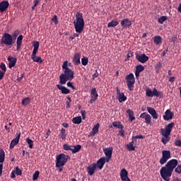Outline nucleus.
Masks as SVG:
<instances>
[{
	"label": "nucleus",
	"instance_id": "obj_1",
	"mask_svg": "<svg viewBox=\"0 0 181 181\" xmlns=\"http://www.w3.org/2000/svg\"><path fill=\"white\" fill-rule=\"evenodd\" d=\"M177 166V160L172 159L169 160L164 167H162L160 170V174L163 180L169 181L170 180V176L173 170Z\"/></svg>",
	"mask_w": 181,
	"mask_h": 181
},
{
	"label": "nucleus",
	"instance_id": "obj_2",
	"mask_svg": "<svg viewBox=\"0 0 181 181\" xmlns=\"http://www.w3.org/2000/svg\"><path fill=\"white\" fill-rule=\"evenodd\" d=\"M69 61L63 62L62 70L64 73L59 75V84H66L67 81H71L74 78V71L69 68Z\"/></svg>",
	"mask_w": 181,
	"mask_h": 181
},
{
	"label": "nucleus",
	"instance_id": "obj_3",
	"mask_svg": "<svg viewBox=\"0 0 181 181\" xmlns=\"http://www.w3.org/2000/svg\"><path fill=\"white\" fill-rule=\"evenodd\" d=\"M75 30L77 33L80 34L84 30V18L83 13L77 12L76 14V21H74Z\"/></svg>",
	"mask_w": 181,
	"mask_h": 181
},
{
	"label": "nucleus",
	"instance_id": "obj_4",
	"mask_svg": "<svg viewBox=\"0 0 181 181\" xmlns=\"http://www.w3.org/2000/svg\"><path fill=\"white\" fill-rule=\"evenodd\" d=\"M69 160H70L69 156H66L64 153L57 155L55 166L56 168H63Z\"/></svg>",
	"mask_w": 181,
	"mask_h": 181
},
{
	"label": "nucleus",
	"instance_id": "obj_5",
	"mask_svg": "<svg viewBox=\"0 0 181 181\" xmlns=\"http://www.w3.org/2000/svg\"><path fill=\"white\" fill-rule=\"evenodd\" d=\"M1 45H6V46H11L13 43V38L9 33H5L0 41Z\"/></svg>",
	"mask_w": 181,
	"mask_h": 181
},
{
	"label": "nucleus",
	"instance_id": "obj_6",
	"mask_svg": "<svg viewBox=\"0 0 181 181\" xmlns=\"http://www.w3.org/2000/svg\"><path fill=\"white\" fill-rule=\"evenodd\" d=\"M127 87L130 91L134 90V84H135V76L134 74L131 73L125 77Z\"/></svg>",
	"mask_w": 181,
	"mask_h": 181
},
{
	"label": "nucleus",
	"instance_id": "obj_7",
	"mask_svg": "<svg viewBox=\"0 0 181 181\" xmlns=\"http://www.w3.org/2000/svg\"><path fill=\"white\" fill-rule=\"evenodd\" d=\"M63 149L64 151H71L72 153H78L81 150V145L77 144L76 146H70L65 144L63 145Z\"/></svg>",
	"mask_w": 181,
	"mask_h": 181
},
{
	"label": "nucleus",
	"instance_id": "obj_8",
	"mask_svg": "<svg viewBox=\"0 0 181 181\" xmlns=\"http://www.w3.org/2000/svg\"><path fill=\"white\" fill-rule=\"evenodd\" d=\"M168 159H170V151L163 150L162 151V157L160 159V164L165 165V163H166V162H168Z\"/></svg>",
	"mask_w": 181,
	"mask_h": 181
},
{
	"label": "nucleus",
	"instance_id": "obj_9",
	"mask_svg": "<svg viewBox=\"0 0 181 181\" xmlns=\"http://www.w3.org/2000/svg\"><path fill=\"white\" fill-rule=\"evenodd\" d=\"M174 127H175L174 122H171L168 124L167 126H165V129H161V134H165V135H170L172 132V129H173Z\"/></svg>",
	"mask_w": 181,
	"mask_h": 181
},
{
	"label": "nucleus",
	"instance_id": "obj_10",
	"mask_svg": "<svg viewBox=\"0 0 181 181\" xmlns=\"http://www.w3.org/2000/svg\"><path fill=\"white\" fill-rule=\"evenodd\" d=\"M136 59L138 60V62H139V63L144 64L149 60V57L145 54H136Z\"/></svg>",
	"mask_w": 181,
	"mask_h": 181
},
{
	"label": "nucleus",
	"instance_id": "obj_11",
	"mask_svg": "<svg viewBox=\"0 0 181 181\" xmlns=\"http://www.w3.org/2000/svg\"><path fill=\"white\" fill-rule=\"evenodd\" d=\"M98 98V93L97 92V89L95 88H93L90 90V103L93 104L94 102Z\"/></svg>",
	"mask_w": 181,
	"mask_h": 181
},
{
	"label": "nucleus",
	"instance_id": "obj_12",
	"mask_svg": "<svg viewBox=\"0 0 181 181\" xmlns=\"http://www.w3.org/2000/svg\"><path fill=\"white\" fill-rule=\"evenodd\" d=\"M116 91L119 103H123L124 101H127V96H125L123 92H121V90H119V88H117Z\"/></svg>",
	"mask_w": 181,
	"mask_h": 181
},
{
	"label": "nucleus",
	"instance_id": "obj_13",
	"mask_svg": "<svg viewBox=\"0 0 181 181\" xmlns=\"http://www.w3.org/2000/svg\"><path fill=\"white\" fill-rule=\"evenodd\" d=\"M19 139H21V132L17 133L16 138L11 141L10 149H13V148H15V146L19 144Z\"/></svg>",
	"mask_w": 181,
	"mask_h": 181
},
{
	"label": "nucleus",
	"instance_id": "obj_14",
	"mask_svg": "<svg viewBox=\"0 0 181 181\" xmlns=\"http://www.w3.org/2000/svg\"><path fill=\"white\" fill-rule=\"evenodd\" d=\"M105 162H107L105 157H101L99 160H97V163H95L96 168H98V169H100L101 170V169L104 168V165H105Z\"/></svg>",
	"mask_w": 181,
	"mask_h": 181
},
{
	"label": "nucleus",
	"instance_id": "obj_15",
	"mask_svg": "<svg viewBox=\"0 0 181 181\" xmlns=\"http://www.w3.org/2000/svg\"><path fill=\"white\" fill-rule=\"evenodd\" d=\"M8 8H9V2L8 1L4 0L0 2V12L1 13L5 11H8Z\"/></svg>",
	"mask_w": 181,
	"mask_h": 181
},
{
	"label": "nucleus",
	"instance_id": "obj_16",
	"mask_svg": "<svg viewBox=\"0 0 181 181\" xmlns=\"http://www.w3.org/2000/svg\"><path fill=\"white\" fill-rule=\"evenodd\" d=\"M120 25L123 29H125V28H129L132 25V21L129 18H124L121 21Z\"/></svg>",
	"mask_w": 181,
	"mask_h": 181
},
{
	"label": "nucleus",
	"instance_id": "obj_17",
	"mask_svg": "<svg viewBox=\"0 0 181 181\" xmlns=\"http://www.w3.org/2000/svg\"><path fill=\"white\" fill-rule=\"evenodd\" d=\"M103 151L106 156L105 159L107 160V162H110V159H111L112 156V148H105Z\"/></svg>",
	"mask_w": 181,
	"mask_h": 181
},
{
	"label": "nucleus",
	"instance_id": "obj_18",
	"mask_svg": "<svg viewBox=\"0 0 181 181\" xmlns=\"http://www.w3.org/2000/svg\"><path fill=\"white\" fill-rule=\"evenodd\" d=\"M97 167L95 163H93L92 165L87 168V172L90 176H93V173H95Z\"/></svg>",
	"mask_w": 181,
	"mask_h": 181
},
{
	"label": "nucleus",
	"instance_id": "obj_19",
	"mask_svg": "<svg viewBox=\"0 0 181 181\" xmlns=\"http://www.w3.org/2000/svg\"><path fill=\"white\" fill-rule=\"evenodd\" d=\"M64 84H57V88L60 90L62 94H70V89L63 86Z\"/></svg>",
	"mask_w": 181,
	"mask_h": 181
},
{
	"label": "nucleus",
	"instance_id": "obj_20",
	"mask_svg": "<svg viewBox=\"0 0 181 181\" xmlns=\"http://www.w3.org/2000/svg\"><path fill=\"white\" fill-rule=\"evenodd\" d=\"M119 176L121 177L122 181H126L128 177V171L125 168H122L120 171Z\"/></svg>",
	"mask_w": 181,
	"mask_h": 181
},
{
	"label": "nucleus",
	"instance_id": "obj_21",
	"mask_svg": "<svg viewBox=\"0 0 181 181\" xmlns=\"http://www.w3.org/2000/svg\"><path fill=\"white\" fill-rule=\"evenodd\" d=\"M7 60L9 62L8 63V67L9 69H12V67H15V64H16V62H18V59L17 58H13L11 56H9L7 58Z\"/></svg>",
	"mask_w": 181,
	"mask_h": 181
},
{
	"label": "nucleus",
	"instance_id": "obj_22",
	"mask_svg": "<svg viewBox=\"0 0 181 181\" xmlns=\"http://www.w3.org/2000/svg\"><path fill=\"white\" fill-rule=\"evenodd\" d=\"M80 56H81V54L80 53H75V54L74 56L73 63L76 66H78V65L81 64V62H80Z\"/></svg>",
	"mask_w": 181,
	"mask_h": 181
},
{
	"label": "nucleus",
	"instance_id": "obj_23",
	"mask_svg": "<svg viewBox=\"0 0 181 181\" xmlns=\"http://www.w3.org/2000/svg\"><path fill=\"white\" fill-rule=\"evenodd\" d=\"M37 52H33L31 54V59L35 62V63H43V59H42V57L36 56V54Z\"/></svg>",
	"mask_w": 181,
	"mask_h": 181
},
{
	"label": "nucleus",
	"instance_id": "obj_24",
	"mask_svg": "<svg viewBox=\"0 0 181 181\" xmlns=\"http://www.w3.org/2000/svg\"><path fill=\"white\" fill-rule=\"evenodd\" d=\"M140 118H144L146 124L147 125H149L151 124V122L152 121V117L149 115L146 114H141Z\"/></svg>",
	"mask_w": 181,
	"mask_h": 181
},
{
	"label": "nucleus",
	"instance_id": "obj_25",
	"mask_svg": "<svg viewBox=\"0 0 181 181\" xmlns=\"http://www.w3.org/2000/svg\"><path fill=\"white\" fill-rule=\"evenodd\" d=\"M22 40H23V35H20L16 40V50L17 52H19V49H21V47L22 46Z\"/></svg>",
	"mask_w": 181,
	"mask_h": 181
},
{
	"label": "nucleus",
	"instance_id": "obj_26",
	"mask_svg": "<svg viewBox=\"0 0 181 181\" xmlns=\"http://www.w3.org/2000/svg\"><path fill=\"white\" fill-rule=\"evenodd\" d=\"M118 25H119L118 19L112 20L108 23L107 28H115V26H118Z\"/></svg>",
	"mask_w": 181,
	"mask_h": 181
},
{
	"label": "nucleus",
	"instance_id": "obj_27",
	"mask_svg": "<svg viewBox=\"0 0 181 181\" xmlns=\"http://www.w3.org/2000/svg\"><path fill=\"white\" fill-rule=\"evenodd\" d=\"M153 97H158L159 98H163V93L161 91H158L156 88H153Z\"/></svg>",
	"mask_w": 181,
	"mask_h": 181
},
{
	"label": "nucleus",
	"instance_id": "obj_28",
	"mask_svg": "<svg viewBox=\"0 0 181 181\" xmlns=\"http://www.w3.org/2000/svg\"><path fill=\"white\" fill-rule=\"evenodd\" d=\"M163 137L161 139V141L164 144V145H166L169 141H170V137H169V135H166L165 133H162Z\"/></svg>",
	"mask_w": 181,
	"mask_h": 181
},
{
	"label": "nucleus",
	"instance_id": "obj_29",
	"mask_svg": "<svg viewBox=\"0 0 181 181\" xmlns=\"http://www.w3.org/2000/svg\"><path fill=\"white\" fill-rule=\"evenodd\" d=\"M153 40L155 45H160L162 43V37L157 35L153 37Z\"/></svg>",
	"mask_w": 181,
	"mask_h": 181
},
{
	"label": "nucleus",
	"instance_id": "obj_30",
	"mask_svg": "<svg viewBox=\"0 0 181 181\" xmlns=\"http://www.w3.org/2000/svg\"><path fill=\"white\" fill-rule=\"evenodd\" d=\"M33 53H37V50H39V41L33 42Z\"/></svg>",
	"mask_w": 181,
	"mask_h": 181
},
{
	"label": "nucleus",
	"instance_id": "obj_31",
	"mask_svg": "<svg viewBox=\"0 0 181 181\" xmlns=\"http://www.w3.org/2000/svg\"><path fill=\"white\" fill-rule=\"evenodd\" d=\"M81 121H82L81 116H77L72 119L73 124H76L77 125L80 124Z\"/></svg>",
	"mask_w": 181,
	"mask_h": 181
},
{
	"label": "nucleus",
	"instance_id": "obj_32",
	"mask_svg": "<svg viewBox=\"0 0 181 181\" xmlns=\"http://www.w3.org/2000/svg\"><path fill=\"white\" fill-rule=\"evenodd\" d=\"M112 125L115 128H118V129H124V125L120 122H113Z\"/></svg>",
	"mask_w": 181,
	"mask_h": 181
},
{
	"label": "nucleus",
	"instance_id": "obj_33",
	"mask_svg": "<svg viewBox=\"0 0 181 181\" xmlns=\"http://www.w3.org/2000/svg\"><path fill=\"white\" fill-rule=\"evenodd\" d=\"M5 162V151L3 148L0 149V163H4Z\"/></svg>",
	"mask_w": 181,
	"mask_h": 181
},
{
	"label": "nucleus",
	"instance_id": "obj_34",
	"mask_svg": "<svg viewBox=\"0 0 181 181\" xmlns=\"http://www.w3.org/2000/svg\"><path fill=\"white\" fill-rule=\"evenodd\" d=\"M98 128H100V124L97 123L95 124L92 129V135H95L98 134Z\"/></svg>",
	"mask_w": 181,
	"mask_h": 181
},
{
	"label": "nucleus",
	"instance_id": "obj_35",
	"mask_svg": "<svg viewBox=\"0 0 181 181\" xmlns=\"http://www.w3.org/2000/svg\"><path fill=\"white\" fill-rule=\"evenodd\" d=\"M146 95L147 97H151V98L153 97V89L152 90L149 88H147L146 89Z\"/></svg>",
	"mask_w": 181,
	"mask_h": 181
},
{
	"label": "nucleus",
	"instance_id": "obj_36",
	"mask_svg": "<svg viewBox=\"0 0 181 181\" xmlns=\"http://www.w3.org/2000/svg\"><path fill=\"white\" fill-rule=\"evenodd\" d=\"M25 141L28 144V148H30V149H33V140L30 138H26Z\"/></svg>",
	"mask_w": 181,
	"mask_h": 181
},
{
	"label": "nucleus",
	"instance_id": "obj_37",
	"mask_svg": "<svg viewBox=\"0 0 181 181\" xmlns=\"http://www.w3.org/2000/svg\"><path fill=\"white\" fill-rule=\"evenodd\" d=\"M173 114H165L163 117L165 121H169L170 119H173Z\"/></svg>",
	"mask_w": 181,
	"mask_h": 181
},
{
	"label": "nucleus",
	"instance_id": "obj_38",
	"mask_svg": "<svg viewBox=\"0 0 181 181\" xmlns=\"http://www.w3.org/2000/svg\"><path fill=\"white\" fill-rule=\"evenodd\" d=\"M30 103V98H25L22 100L21 104L22 105H28V104Z\"/></svg>",
	"mask_w": 181,
	"mask_h": 181
},
{
	"label": "nucleus",
	"instance_id": "obj_39",
	"mask_svg": "<svg viewBox=\"0 0 181 181\" xmlns=\"http://www.w3.org/2000/svg\"><path fill=\"white\" fill-rule=\"evenodd\" d=\"M168 19V17L165 16H162L161 17H160L158 20V22L159 23H160L161 25H163L165 21H166Z\"/></svg>",
	"mask_w": 181,
	"mask_h": 181
},
{
	"label": "nucleus",
	"instance_id": "obj_40",
	"mask_svg": "<svg viewBox=\"0 0 181 181\" xmlns=\"http://www.w3.org/2000/svg\"><path fill=\"white\" fill-rule=\"evenodd\" d=\"M145 70V67L142 66L141 64L137 65L136 66V71H139V73H141V71H144Z\"/></svg>",
	"mask_w": 181,
	"mask_h": 181
},
{
	"label": "nucleus",
	"instance_id": "obj_41",
	"mask_svg": "<svg viewBox=\"0 0 181 181\" xmlns=\"http://www.w3.org/2000/svg\"><path fill=\"white\" fill-rule=\"evenodd\" d=\"M39 175H40V172H39L38 170L35 171L33 175V180H37V179L39 178Z\"/></svg>",
	"mask_w": 181,
	"mask_h": 181
},
{
	"label": "nucleus",
	"instance_id": "obj_42",
	"mask_svg": "<svg viewBox=\"0 0 181 181\" xmlns=\"http://www.w3.org/2000/svg\"><path fill=\"white\" fill-rule=\"evenodd\" d=\"M81 64L83 66H87L88 64V58L83 57L81 59Z\"/></svg>",
	"mask_w": 181,
	"mask_h": 181
},
{
	"label": "nucleus",
	"instance_id": "obj_43",
	"mask_svg": "<svg viewBox=\"0 0 181 181\" xmlns=\"http://www.w3.org/2000/svg\"><path fill=\"white\" fill-rule=\"evenodd\" d=\"M14 172L17 176H22V170L19 168V167H16Z\"/></svg>",
	"mask_w": 181,
	"mask_h": 181
},
{
	"label": "nucleus",
	"instance_id": "obj_44",
	"mask_svg": "<svg viewBox=\"0 0 181 181\" xmlns=\"http://www.w3.org/2000/svg\"><path fill=\"white\" fill-rule=\"evenodd\" d=\"M21 33V32L19 31V30H16L13 32L12 36L13 39H16L18 37V36H19V34Z\"/></svg>",
	"mask_w": 181,
	"mask_h": 181
},
{
	"label": "nucleus",
	"instance_id": "obj_45",
	"mask_svg": "<svg viewBox=\"0 0 181 181\" xmlns=\"http://www.w3.org/2000/svg\"><path fill=\"white\" fill-rule=\"evenodd\" d=\"M145 136H142V134L136 135L135 136H132V141H136V139H144Z\"/></svg>",
	"mask_w": 181,
	"mask_h": 181
},
{
	"label": "nucleus",
	"instance_id": "obj_46",
	"mask_svg": "<svg viewBox=\"0 0 181 181\" xmlns=\"http://www.w3.org/2000/svg\"><path fill=\"white\" fill-rule=\"evenodd\" d=\"M66 108H70V104L71 103V97H67L66 98Z\"/></svg>",
	"mask_w": 181,
	"mask_h": 181
},
{
	"label": "nucleus",
	"instance_id": "obj_47",
	"mask_svg": "<svg viewBox=\"0 0 181 181\" xmlns=\"http://www.w3.org/2000/svg\"><path fill=\"white\" fill-rule=\"evenodd\" d=\"M162 69V62H158L156 65V73L159 72V71Z\"/></svg>",
	"mask_w": 181,
	"mask_h": 181
},
{
	"label": "nucleus",
	"instance_id": "obj_48",
	"mask_svg": "<svg viewBox=\"0 0 181 181\" xmlns=\"http://www.w3.org/2000/svg\"><path fill=\"white\" fill-rule=\"evenodd\" d=\"M0 69H2V72L3 73H6V65H5V64L4 62H1L0 64Z\"/></svg>",
	"mask_w": 181,
	"mask_h": 181
},
{
	"label": "nucleus",
	"instance_id": "obj_49",
	"mask_svg": "<svg viewBox=\"0 0 181 181\" xmlns=\"http://www.w3.org/2000/svg\"><path fill=\"white\" fill-rule=\"evenodd\" d=\"M147 110L149 114H156V111L153 107H148Z\"/></svg>",
	"mask_w": 181,
	"mask_h": 181
},
{
	"label": "nucleus",
	"instance_id": "obj_50",
	"mask_svg": "<svg viewBox=\"0 0 181 181\" xmlns=\"http://www.w3.org/2000/svg\"><path fill=\"white\" fill-rule=\"evenodd\" d=\"M127 148L128 149V151H135V147H134V146L129 144L127 145Z\"/></svg>",
	"mask_w": 181,
	"mask_h": 181
},
{
	"label": "nucleus",
	"instance_id": "obj_51",
	"mask_svg": "<svg viewBox=\"0 0 181 181\" xmlns=\"http://www.w3.org/2000/svg\"><path fill=\"white\" fill-rule=\"evenodd\" d=\"M67 87H69V88H72V90H76V87H74V86H73V83L71 82H68L66 83Z\"/></svg>",
	"mask_w": 181,
	"mask_h": 181
},
{
	"label": "nucleus",
	"instance_id": "obj_52",
	"mask_svg": "<svg viewBox=\"0 0 181 181\" xmlns=\"http://www.w3.org/2000/svg\"><path fill=\"white\" fill-rule=\"evenodd\" d=\"M52 22H54V23H55V25H57V23H58V22H57V16L54 15L52 17Z\"/></svg>",
	"mask_w": 181,
	"mask_h": 181
},
{
	"label": "nucleus",
	"instance_id": "obj_53",
	"mask_svg": "<svg viewBox=\"0 0 181 181\" xmlns=\"http://www.w3.org/2000/svg\"><path fill=\"white\" fill-rule=\"evenodd\" d=\"M175 172H176V173H181V165H178L175 169Z\"/></svg>",
	"mask_w": 181,
	"mask_h": 181
},
{
	"label": "nucleus",
	"instance_id": "obj_54",
	"mask_svg": "<svg viewBox=\"0 0 181 181\" xmlns=\"http://www.w3.org/2000/svg\"><path fill=\"white\" fill-rule=\"evenodd\" d=\"M78 36H80V34L78 33H74V35L71 37H69V39H71V40H74L75 37H78Z\"/></svg>",
	"mask_w": 181,
	"mask_h": 181
},
{
	"label": "nucleus",
	"instance_id": "obj_55",
	"mask_svg": "<svg viewBox=\"0 0 181 181\" xmlns=\"http://www.w3.org/2000/svg\"><path fill=\"white\" fill-rule=\"evenodd\" d=\"M175 146H181V140L180 139L175 140Z\"/></svg>",
	"mask_w": 181,
	"mask_h": 181
},
{
	"label": "nucleus",
	"instance_id": "obj_56",
	"mask_svg": "<svg viewBox=\"0 0 181 181\" xmlns=\"http://www.w3.org/2000/svg\"><path fill=\"white\" fill-rule=\"evenodd\" d=\"M129 120L131 122L134 121V119H135V116H134V114H129Z\"/></svg>",
	"mask_w": 181,
	"mask_h": 181
},
{
	"label": "nucleus",
	"instance_id": "obj_57",
	"mask_svg": "<svg viewBox=\"0 0 181 181\" xmlns=\"http://www.w3.org/2000/svg\"><path fill=\"white\" fill-rule=\"evenodd\" d=\"M97 77H98V71L96 70L94 74L93 75V79L94 80L97 78Z\"/></svg>",
	"mask_w": 181,
	"mask_h": 181
},
{
	"label": "nucleus",
	"instance_id": "obj_58",
	"mask_svg": "<svg viewBox=\"0 0 181 181\" xmlns=\"http://www.w3.org/2000/svg\"><path fill=\"white\" fill-rule=\"evenodd\" d=\"M124 132H124V129H120L119 131V135H120V136H124Z\"/></svg>",
	"mask_w": 181,
	"mask_h": 181
},
{
	"label": "nucleus",
	"instance_id": "obj_59",
	"mask_svg": "<svg viewBox=\"0 0 181 181\" xmlns=\"http://www.w3.org/2000/svg\"><path fill=\"white\" fill-rule=\"evenodd\" d=\"M4 76H5V72L0 71V80H2Z\"/></svg>",
	"mask_w": 181,
	"mask_h": 181
},
{
	"label": "nucleus",
	"instance_id": "obj_60",
	"mask_svg": "<svg viewBox=\"0 0 181 181\" xmlns=\"http://www.w3.org/2000/svg\"><path fill=\"white\" fill-rule=\"evenodd\" d=\"M67 136V134H59V138H62V139H64Z\"/></svg>",
	"mask_w": 181,
	"mask_h": 181
},
{
	"label": "nucleus",
	"instance_id": "obj_61",
	"mask_svg": "<svg viewBox=\"0 0 181 181\" xmlns=\"http://www.w3.org/2000/svg\"><path fill=\"white\" fill-rule=\"evenodd\" d=\"M15 171H12L11 172V179H15L16 177V175H15Z\"/></svg>",
	"mask_w": 181,
	"mask_h": 181
},
{
	"label": "nucleus",
	"instance_id": "obj_62",
	"mask_svg": "<svg viewBox=\"0 0 181 181\" xmlns=\"http://www.w3.org/2000/svg\"><path fill=\"white\" fill-rule=\"evenodd\" d=\"M60 134H62V135H67L66 134V129H64V128H62V129H61V133Z\"/></svg>",
	"mask_w": 181,
	"mask_h": 181
},
{
	"label": "nucleus",
	"instance_id": "obj_63",
	"mask_svg": "<svg viewBox=\"0 0 181 181\" xmlns=\"http://www.w3.org/2000/svg\"><path fill=\"white\" fill-rule=\"evenodd\" d=\"M34 6H37V4H39V0H34Z\"/></svg>",
	"mask_w": 181,
	"mask_h": 181
},
{
	"label": "nucleus",
	"instance_id": "obj_64",
	"mask_svg": "<svg viewBox=\"0 0 181 181\" xmlns=\"http://www.w3.org/2000/svg\"><path fill=\"white\" fill-rule=\"evenodd\" d=\"M177 11L180 12V13H181V4H180L178 6Z\"/></svg>",
	"mask_w": 181,
	"mask_h": 181
}]
</instances>
